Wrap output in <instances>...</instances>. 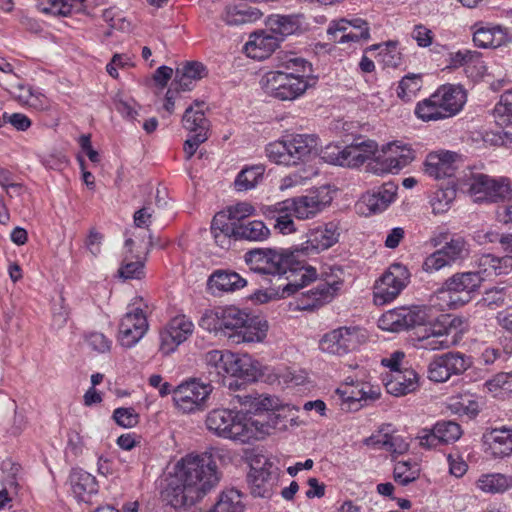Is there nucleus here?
<instances>
[{
    "label": "nucleus",
    "instance_id": "f257e3e1",
    "mask_svg": "<svg viewBox=\"0 0 512 512\" xmlns=\"http://www.w3.org/2000/svg\"><path fill=\"white\" fill-rule=\"evenodd\" d=\"M180 484L169 485L168 495L174 507L190 506L203 498L220 481L213 455L209 452L189 453L176 465Z\"/></svg>",
    "mask_w": 512,
    "mask_h": 512
},
{
    "label": "nucleus",
    "instance_id": "f03ea898",
    "mask_svg": "<svg viewBox=\"0 0 512 512\" xmlns=\"http://www.w3.org/2000/svg\"><path fill=\"white\" fill-rule=\"evenodd\" d=\"M276 70L262 79V88L279 101H294L302 97L315 84L311 76L312 65L294 52H279L275 57Z\"/></svg>",
    "mask_w": 512,
    "mask_h": 512
},
{
    "label": "nucleus",
    "instance_id": "7ed1b4c3",
    "mask_svg": "<svg viewBox=\"0 0 512 512\" xmlns=\"http://www.w3.org/2000/svg\"><path fill=\"white\" fill-rule=\"evenodd\" d=\"M244 259L249 269L263 275H286V279L295 276L282 288V297H288L298 293L317 276L316 269L311 266H301L297 269L290 268L292 255L269 248H255L245 253Z\"/></svg>",
    "mask_w": 512,
    "mask_h": 512
},
{
    "label": "nucleus",
    "instance_id": "20e7f679",
    "mask_svg": "<svg viewBox=\"0 0 512 512\" xmlns=\"http://www.w3.org/2000/svg\"><path fill=\"white\" fill-rule=\"evenodd\" d=\"M205 424L216 436L242 444L263 439L271 430V426L264 420L225 408L211 410L206 416Z\"/></svg>",
    "mask_w": 512,
    "mask_h": 512
},
{
    "label": "nucleus",
    "instance_id": "39448f33",
    "mask_svg": "<svg viewBox=\"0 0 512 512\" xmlns=\"http://www.w3.org/2000/svg\"><path fill=\"white\" fill-rule=\"evenodd\" d=\"M316 145L314 136L296 134L269 143L265 151L269 160L278 165L297 166L309 161Z\"/></svg>",
    "mask_w": 512,
    "mask_h": 512
},
{
    "label": "nucleus",
    "instance_id": "423d86ee",
    "mask_svg": "<svg viewBox=\"0 0 512 512\" xmlns=\"http://www.w3.org/2000/svg\"><path fill=\"white\" fill-rule=\"evenodd\" d=\"M410 273L406 266L394 263L375 282L373 300L376 305H385L395 300L408 285Z\"/></svg>",
    "mask_w": 512,
    "mask_h": 512
},
{
    "label": "nucleus",
    "instance_id": "0eeeda50",
    "mask_svg": "<svg viewBox=\"0 0 512 512\" xmlns=\"http://www.w3.org/2000/svg\"><path fill=\"white\" fill-rule=\"evenodd\" d=\"M367 339L366 330L359 326L339 327L323 336L320 348L330 354L345 355L357 350Z\"/></svg>",
    "mask_w": 512,
    "mask_h": 512
},
{
    "label": "nucleus",
    "instance_id": "6e6552de",
    "mask_svg": "<svg viewBox=\"0 0 512 512\" xmlns=\"http://www.w3.org/2000/svg\"><path fill=\"white\" fill-rule=\"evenodd\" d=\"M469 193L475 202L504 201L512 197V185L508 178L478 173L472 176Z\"/></svg>",
    "mask_w": 512,
    "mask_h": 512
},
{
    "label": "nucleus",
    "instance_id": "1a4fd4ad",
    "mask_svg": "<svg viewBox=\"0 0 512 512\" xmlns=\"http://www.w3.org/2000/svg\"><path fill=\"white\" fill-rule=\"evenodd\" d=\"M483 281L480 272L455 273L444 282L442 293L449 295L450 308H459L471 301V294L480 288Z\"/></svg>",
    "mask_w": 512,
    "mask_h": 512
},
{
    "label": "nucleus",
    "instance_id": "9d476101",
    "mask_svg": "<svg viewBox=\"0 0 512 512\" xmlns=\"http://www.w3.org/2000/svg\"><path fill=\"white\" fill-rule=\"evenodd\" d=\"M471 365L470 357L461 352H447L435 356L427 368V377L435 383L448 381L453 375L464 373Z\"/></svg>",
    "mask_w": 512,
    "mask_h": 512
},
{
    "label": "nucleus",
    "instance_id": "9b49d317",
    "mask_svg": "<svg viewBox=\"0 0 512 512\" xmlns=\"http://www.w3.org/2000/svg\"><path fill=\"white\" fill-rule=\"evenodd\" d=\"M429 317L422 307H400L382 314L378 320V326L382 330L400 332L416 326L426 325Z\"/></svg>",
    "mask_w": 512,
    "mask_h": 512
},
{
    "label": "nucleus",
    "instance_id": "f8f14e48",
    "mask_svg": "<svg viewBox=\"0 0 512 512\" xmlns=\"http://www.w3.org/2000/svg\"><path fill=\"white\" fill-rule=\"evenodd\" d=\"M212 392L210 384L195 380L182 383L173 391V401L176 407L184 413L203 409L205 402Z\"/></svg>",
    "mask_w": 512,
    "mask_h": 512
},
{
    "label": "nucleus",
    "instance_id": "ddd939ff",
    "mask_svg": "<svg viewBox=\"0 0 512 512\" xmlns=\"http://www.w3.org/2000/svg\"><path fill=\"white\" fill-rule=\"evenodd\" d=\"M381 153L375 159V171L380 173H396L415 158L414 151L398 141L384 145Z\"/></svg>",
    "mask_w": 512,
    "mask_h": 512
},
{
    "label": "nucleus",
    "instance_id": "4468645a",
    "mask_svg": "<svg viewBox=\"0 0 512 512\" xmlns=\"http://www.w3.org/2000/svg\"><path fill=\"white\" fill-rule=\"evenodd\" d=\"M340 236L338 224L329 222L311 229L307 233V239L296 251L306 255H316L329 249L338 242Z\"/></svg>",
    "mask_w": 512,
    "mask_h": 512
},
{
    "label": "nucleus",
    "instance_id": "2eb2a0df",
    "mask_svg": "<svg viewBox=\"0 0 512 512\" xmlns=\"http://www.w3.org/2000/svg\"><path fill=\"white\" fill-rule=\"evenodd\" d=\"M148 322L142 309L131 308L119 324L118 340L124 347L134 346L146 333Z\"/></svg>",
    "mask_w": 512,
    "mask_h": 512
},
{
    "label": "nucleus",
    "instance_id": "dca6fc26",
    "mask_svg": "<svg viewBox=\"0 0 512 512\" xmlns=\"http://www.w3.org/2000/svg\"><path fill=\"white\" fill-rule=\"evenodd\" d=\"M322 191H313L308 195L287 199L284 201V208L293 210L297 219L306 220L315 217L331 201L328 193L322 195Z\"/></svg>",
    "mask_w": 512,
    "mask_h": 512
},
{
    "label": "nucleus",
    "instance_id": "f3484780",
    "mask_svg": "<svg viewBox=\"0 0 512 512\" xmlns=\"http://www.w3.org/2000/svg\"><path fill=\"white\" fill-rule=\"evenodd\" d=\"M328 35L333 41L344 44L347 42H360L370 38L369 25L367 21L361 18L352 20L341 19L333 22L328 30Z\"/></svg>",
    "mask_w": 512,
    "mask_h": 512
},
{
    "label": "nucleus",
    "instance_id": "a211bd4d",
    "mask_svg": "<svg viewBox=\"0 0 512 512\" xmlns=\"http://www.w3.org/2000/svg\"><path fill=\"white\" fill-rule=\"evenodd\" d=\"M193 331L194 324L187 316H175L160 334L161 349L165 353L173 352L177 346L192 335Z\"/></svg>",
    "mask_w": 512,
    "mask_h": 512
},
{
    "label": "nucleus",
    "instance_id": "6ab92c4d",
    "mask_svg": "<svg viewBox=\"0 0 512 512\" xmlns=\"http://www.w3.org/2000/svg\"><path fill=\"white\" fill-rule=\"evenodd\" d=\"M473 42L479 48H498L512 41V33L506 27L477 22L472 26Z\"/></svg>",
    "mask_w": 512,
    "mask_h": 512
},
{
    "label": "nucleus",
    "instance_id": "aec40b11",
    "mask_svg": "<svg viewBox=\"0 0 512 512\" xmlns=\"http://www.w3.org/2000/svg\"><path fill=\"white\" fill-rule=\"evenodd\" d=\"M279 44L278 36L269 29L261 30L250 35L249 41L244 46V51L252 59L264 60L276 50Z\"/></svg>",
    "mask_w": 512,
    "mask_h": 512
},
{
    "label": "nucleus",
    "instance_id": "412c9836",
    "mask_svg": "<svg viewBox=\"0 0 512 512\" xmlns=\"http://www.w3.org/2000/svg\"><path fill=\"white\" fill-rule=\"evenodd\" d=\"M398 187L393 182L384 183L376 190L365 193L359 203L362 210L366 207L368 213H379L395 201Z\"/></svg>",
    "mask_w": 512,
    "mask_h": 512
},
{
    "label": "nucleus",
    "instance_id": "4be33fe9",
    "mask_svg": "<svg viewBox=\"0 0 512 512\" xmlns=\"http://www.w3.org/2000/svg\"><path fill=\"white\" fill-rule=\"evenodd\" d=\"M486 451L494 458H504L512 454V428H493L483 434Z\"/></svg>",
    "mask_w": 512,
    "mask_h": 512
},
{
    "label": "nucleus",
    "instance_id": "5701e85b",
    "mask_svg": "<svg viewBox=\"0 0 512 512\" xmlns=\"http://www.w3.org/2000/svg\"><path fill=\"white\" fill-rule=\"evenodd\" d=\"M232 352L222 350L208 351L204 356L206 373L210 382L226 385V376L230 375Z\"/></svg>",
    "mask_w": 512,
    "mask_h": 512
},
{
    "label": "nucleus",
    "instance_id": "b1692460",
    "mask_svg": "<svg viewBox=\"0 0 512 512\" xmlns=\"http://www.w3.org/2000/svg\"><path fill=\"white\" fill-rule=\"evenodd\" d=\"M386 391L396 397L414 392L419 387V376L411 368L389 373L384 378Z\"/></svg>",
    "mask_w": 512,
    "mask_h": 512
},
{
    "label": "nucleus",
    "instance_id": "393cba45",
    "mask_svg": "<svg viewBox=\"0 0 512 512\" xmlns=\"http://www.w3.org/2000/svg\"><path fill=\"white\" fill-rule=\"evenodd\" d=\"M456 157L457 154L450 151L430 153L425 161V173L434 179L453 176Z\"/></svg>",
    "mask_w": 512,
    "mask_h": 512
},
{
    "label": "nucleus",
    "instance_id": "a878e982",
    "mask_svg": "<svg viewBox=\"0 0 512 512\" xmlns=\"http://www.w3.org/2000/svg\"><path fill=\"white\" fill-rule=\"evenodd\" d=\"M433 95L436 101L441 104V109L444 111L443 115L446 118L456 115L466 102L464 90L455 85H443Z\"/></svg>",
    "mask_w": 512,
    "mask_h": 512
},
{
    "label": "nucleus",
    "instance_id": "bb28decb",
    "mask_svg": "<svg viewBox=\"0 0 512 512\" xmlns=\"http://www.w3.org/2000/svg\"><path fill=\"white\" fill-rule=\"evenodd\" d=\"M365 444L374 449H382L392 454L402 455L409 449V444L400 435L389 433L382 428L378 433L365 439Z\"/></svg>",
    "mask_w": 512,
    "mask_h": 512
},
{
    "label": "nucleus",
    "instance_id": "cd10ccee",
    "mask_svg": "<svg viewBox=\"0 0 512 512\" xmlns=\"http://www.w3.org/2000/svg\"><path fill=\"white\" fill-rule=\"evenodd\" d=\"M419 348L429 350V351H437L448 349L452 346H455L458 343V338L455 336H450L449 332H447L443 325L433 324L427 330V333L418 338Z\"/></svg>",
    "mask_w": 512,
    "mask_h": 512
},
{
    "label": "nucleus",
    "instance_id": "c85d7f7f",
    "mask_svg": "<svg viewBox=\"0 0 512 512\" xmlns=\"http://www.w3.org/2000/svg\"><path fill=\"white\" fill-rule=\"evenodd\" d=\"M215 329L222 332L230 339V335L238 333L248 320V314L240 309L230 306L216 312Z\"/></svg>",
    "mask_w": 512,
    "mask_h": 512
},
{
    "label": "nucleus",
    "instance_id": "c756f323",
    "mask_svg": "<svg viewBox=\"0 0 512 512\" xmlns=\"http://www.w3.org/2000/svg\"><path fill=\"white\" fill-rule=\"evenodd\" d=\"M337 392L345 402L350 404L367 403V401H374L380 397V388L367 382L347 383Z\"/></svg>",
    "mask_w": 512,
    "mask_h": 512
},
{
    "label": "nucleus",
    "instance_id": "7c9ffc66",
    "mask_svg": "<svg viewBox=\"0 0 512 512\" xmlns=\"http://www.w3.org/2000/svg\"><path fill=\"white\" fill-rule=\"evenodd\" d=\"M262 17L257 8L236 4H227L221 12L220 19L228 26H241L254 23Z\"/></svg>",
    "mask_w": 512,
    "mask_h": 512
},
{
    "label": "nucleus",
    "instance_id": "2f4dec72",
    "mask_svg": "<svg viewBox=\"0 0 512 512\" xmlns=\"http://www.w3.org/2000/svg\"><path fill=\"white\" fill-rule=\"evenodd\" d=\"M246 284L244 278L230 270L214 271L207 282L208 288L213 292H234L244 288Z\"/></svg>",
    "mask_w": 512,
    "mask_h": 512
},
{
    "label": "nucleus",
    "instance_id": "473e14b6",
    "mask_svg": "<svg viewBox=\"0 0 512 512\" xmlns=\"http://www.w3.org/2000/svg\"><path fill=\"white\" fill-rule=\"evenodd\" d=\"M245 322L243 328L238 330V333L230 335V339L237 344L242 342H262L268 331L267 321L258 317L248 316V320Z\"/></svg>",
    "mask_w": 512,
    "mask_h": 512
},
{
    "label": "nucleus",
    "instance_id": "72a5a7b5",
    "mask_svg": "<svg viewBox=\"0 0 512 512\" xmlns=\"http://www.w3.org/2000/svg\"><path fill=\"white\" fill-rule=\"evenodd\" d=\"M203 102L195 101L193 105L186 108L182 123L183 127L193 134L209 135L210 122L206 118L202 106Z\"/></svg>",
    "mask_w": 512,
    "mask_h": 512
},
{
    "label": "nucleus",
    "instance_id": "f704fd0d",
    "mask_svg": "<svg viewBox=\"0 0 512 512\" xmlns=\"http://www.w3.org/2000/svg\"><path fill=\"white\" fill-rule=\"evenodd\" d=\"M263 214L270 219L275 220L274 228L281 234L287 235L296 232L293 217V210L284 208V201L276 203L272 206H267L263 210Z\"/></svg>",
    "mask_w": 512,
    "mask_h": 512
},
{
    "label": "nucleus",
    "instance_id": "c9c22d12",
    "mask_svg": "<svg viewBox=\"0 0 512 512\" xmlns=\"http://www.w3.org/2000/svg\"><path fill=\"white\" fill-rule=\"evenodd\" d=\"M299 15L273 14L267 19L268 29L282 42L287 36L300 29Z\"/></svg>",
    "mask_w": 512,
    "mask_h": 512
},
{
    "label": "nucleus",
    "instance_id": "e433bc0d",
    "mask_svg": "<svg viewBox=\"0 0 512 512\" xmlns=\"http://www.w3.org/2000/svg\"><path fill=\"white\" fill-rule=\"evenodd\" d=\"M211 233L215 243L224 249H228L231 245V239L236 240V226L228 222L226 213H217L211 223Z\"/></svg>",
    "mask_w": 512,
    "mask_h": 512
},
{
    "label": "nucleus",
    "instance_id": "4c0bfd02",
    "mask_svg": "<svg viewBox=\"0 0 512 512\" xmlns=\"http://www.w3.org/2000/svg\"><path fill=\"white\" fill-rule=\"evenodd\" d=\"M236 240H247L262 242L270 237V229L261 220H248L246 222H235Z\"/></svg>",
    "mask_w": 512,
    "mask_h": 512
},
{
    "label": "nucleus",
    "instance_id": "58836bf2",
    "mask_svg": "<svg viewBox=\"0 0 512 512\" xmlns=\"http://www.w3.org/2000/svg\"><path fill=\"white\" fill-rule=\"evenodd\" d=\"M71 488L74 495L82 501L97 492V482L93 475L83 470H74L70 475Z\"/></svg>",
    "mask_w": 512,
    "mask_h": 512
},
{
    "label": "nucleus",
    "instance_id": "ea45409f",
    "mask_svg": "<svg viewBox=\"0 0 512 512\" xmlns=\"http://www.w3.org/2000/svg\"><path fill=\"white\" fill-rule=\"evenodd\" d=\"M259 363L251 356L232 353L230 376L254 381L259 376Z\"/></svg>",
    "mask_w": 512,
    "mask_h": 512
},
{
    "label": "nucleus",
    "instance_id": "a19ab883",
    "mask_svg": "<svg viewBox=\"0 0 512 512\" xmlns=\"http://www.w3.org/2000/svg\"><path fill=\"white\" fill-rule=\"evenodd\" d=\"M331 301L329 290L323 291L317 284L312 289L298 293L295 299V309L313 310Z\"/></svg>",
    "mask_w": 512,
    "mask_h": 512
},
{
    "label": "nucleus",
    "instance_id": "79ce46f5",
    "mask_svg": "<svg viewBox=\"0 0 512 512\" xmlns=\"http://www.w3.org/2000/svg\"><path fill=\"white\" fill-rule=\"evenodd\" d=\"M206 75L207 69L201 62H186L177 68L175 81L180 89L186 91L191 90L193 81L200 80Z\"/></svg>",
    "mask_w": 512,
    "mask_h": 512
},
{
    "label": "nucleus",
    "instance_id": "37998d69",
    "mask_svg": "<svg viewBox=\"0 0 512 512\" xmlns=\"http://www.w3.org/2000/svg\"><path fill=\"white\" fill-rule=\"evenodd\" d=\"M476 486L484 493H504L512 488V476L502 473H489L481 475Z\"/></svg>",
    "mask_w": 512,
    "mask_h": 512
},
{
    "label": "nucleus",
    "instance_id": "c03bdc74",
    "mask_svg": "<svg viewBox=\"0 0 512 512\" xmlns=\"http://www.w3.org/2000/svg\"><path fill=\"white\" fill-rule=\"evenodd\" d=\"M478 270L480 275L485 277L498 276L508 273L511 266L509 259L506 257H497L492 254L481 255L477 260Z\"/></svg>",
    "mask_w": 512,
    "mask_h": 512
},
{
    "label": "nucleus",
    "instance_id": "a18cd8bd",
    "mask_svg": "<svg viewBox=\"0 0 512 512\" xmlns=\"http://www.w3.org/2000/svg\"><path fill=\"white\" fill-rule=\"evenodd\" d=\"M265 167L263 165H253L242 169L235 181L234 186L237 191H247L255 188L263 179Z\"/></svg>",
    "mask_w": 512,
    "mask_h": 512
},
{
    "label": "nucleus",
    "instance_id": "49530a36",
    "mask_svg": "<svg viewBox=\"0 0 512 512\" xmlns=\"http://www.w3.org/2000/svg\"><path fill=\"white\" fill-rule=\"evenodd\" d=\"M439 250L451 265L465 259L469 254L468 243L462 236H452Z\"/></svg>",
    "mask_w": 512,
    "mask_h": 512
},
{
    "label": "nucleus",
    "instance_id": "de8ad7c7",
    "mask_svg": "<svg viewBox=\"0 0 512 512\" xmlns=\"http://www.w3.org/2000/svg\"><path fill=\"white\" fill-rule=\"evenodd\" d=\"M457 191L454 187L440 188L436 190L430 200L432 212L437 214L446 213L456 198Z\"/></svg>",
    "mask_w": 512,
    "mask_h": 512
},
{
    "label": "nucleus",
    "instance_id": "09e8293b",
    "mask_svg": "<svg viewBox=\"0 0 512 512\" xmlns=\"http://www.w3.org/2000/svg\"><path fill=\"white\" fill-rule=\"evenodd\" d=\"M444 111L441 109V104L436 101L435 96L432 94L429 98L419 102L415 108V114L423 121H432L444 119Z\"/></svg>",
    "mask_w": 512,
    "mask_h": 512
},
{
    "label": "nucleus",
    "instance_id": "8fccbe9b",
    "mask_svg": "<svg viewBox=\"0 0 512 512\" xmlns=\"http://www.w3.org/2000/svg\"><path fill=\"white\" fill-rule=\"evenodd\" d=\"M421 76L417 74L406 75L399 82L397 96L404 102H410L421 89Z\"/></svg>",
    "mask_w": 512,
    "mask_h": 512
},
{
    "label": "nucleus",
    "instance_id": "3c124183",
    "mask_svg": "<svg viewBox=\"0 0 512 512\" xmlns=\"http://www.w3.org/2000/svg\"><path fill=\"white\" fill-rule=\"evenodd\" d=\"M329 271L322 273L323 279L318 283L323 291L329 290L331 300L340 290L343 284V270L340 267H329Z\"/></svg>",
    "mask_w": 512,
    "mask_h": 512
},
{
    "label": "nucleus",
    "instance_id": "603ef678",
    "mask_svg": "<svg viewBox=\"0 0 512 512\" xmlns=\"http://www.w3.org/2000/svg\"><path fill=\"white\" fill-rule=\"evenodd\" d=\"M434 428L442 444L453 443L462 435L461 426L454 421H438Z\"/></svg>",
    "mask_w": 512,
    "mask_h": 512
},
{
    "label": "nucleus",
    "instance_id": "864d4df0",
    "mask_svg": "<svg viewBox=\"0 0 512 512\" xmlns=\"http://www.w3.org/2000/svg\"><path fill=\"white\" fill-rule=\"evenodd\" d=\"M271 480V473L265 468H252L248 474V482L251 485L252 494L263 497L268 492L266 484Z\"/></svg>",
    "mask_w": 512,
    "mask_h": 512
},
{
    "label": "nucleus",
    "instance_id": "5fc2aeb1",
    "mask_svg": "<svg viewBox=\"0 0 512 512\" xmlns=\"http://www.w3.org/2000/svg\"><path fill=\"white\" fill-rule=\"evenodd\" d=\"M256 212L255 207L248 202H238L234 205L228 206L226 210V217L228 222L235 224V222H246L249 217L253 216Z\"/></svg>",
    "mask_w": 512,
    "mask_h": 512
},
{
    "label": "nucleus",
    "instance_id": "6e6d98bb",
    "mask_svg": "<svg viewBox=\"0 0 512 512\" xmlns=\"http://www.w3.org/2000/svg\"><path fill=\"white\" fill-rule=\"evenodd\" d=\"M495 117L500 124L512 125V90L506 91L500 99V102L494 109Z\"/></svg>",
    "mask_w": 512,
    "mask_h": 512
},
{
    "label": "nucleus",
    "instance_id": "4d7b16f0",
    "mask_svg": "<svg viewBox=\"0 0 512 512\" xmlns=\"http://www.w3.org/2000/svg\"><path fill=\"white\" fill-rule=\"evenodd\" d=\"M361 149L358 143L344 147V154L341 156L343 166L358 167L362 165L367 160V154Z\"/></svg>",
    "mask_w": 512,
    "mask_h": 512
},
{
    "label": "nucleus",
    "instance_id": "13d9d810",
    "mask_svg": "<svg viewBox=\"0 0 512 512\" xmlns=\"http://www.w3.org/2000/svg\"><path fill=\"white\" fill-rule=\"evenodd\" d=\"M113 419L121 427L132 428L139 423V414L131 407H120L114 410Z\"/></svg>",
    "mask_w": 512,
    "mask_h": 512
},
{
    "label": "nucleus",
    "instance_id": "bf43d9fd",
    "mask_svg": "<svg viewBox=\"0 0 512 512\" xmlns=\"http://www.w3.org/2000/svg\"><path fill=\"white\" fill-rule=\"evenodd\" d=\"M394 480L406 486L418 478V471L413 470L409 462H398L393 471Z\"/></svg>",
    "mask_w": 512,
    "mask_h": 512
},
{
    "label": "nucleus",
    "instance_id": "052dcab7",
    "mask_svg": "<svg viewBox=\"0 0 512 512\" xmlns=\"http://www.w3.org/2000/svg\"><path fill=\"white\" fill-rule=\"evenodd\" d=\"M447 266H451L450 262L438 249L425 258L422 269L427 273H434Z\"/></svg>",
    "mask_w": 512,
    "mask_h": 512
},
{
    "label": "nucleus",
    "instance_id": "680f3d73",
    "mask_svg": "<svg viewBox=\"0 0 512 512\" xmlns=\"http://www.w3.org/2000/svg\"><path fill=\"white\" fill-rule=\"evenodd\" d=\"M512 378L511 374L508 373H499L495 375L492 379L487 380L485 382V387L487 390L494 395H497L499 391H511L512 384L510 379Z\"/></svg>",
    "mask_w": 512,
    "mask_h": 512
},
{
    "label": "nucleus",
    "instance_id": "e2e57ef3",
    "mask_svg": "<svg viewBox=\"0 0 512 512\" xmlns=\"http://www.w3.org/2000/svg\"><path fill=\"white\" fill-rule=\"evenodd\" d=\"M504 296L499 290L486 291L485 295L477 302V306L483 309H495L502 306Z\"/></svg>",
    "mask_w": 512,
    "mask_h": 512
},
{
    "label": "nucleus",
    "instance_id": "0e129e2a",
    "mask_svg": "<svg viewBox=\"0 0 512 512\" xmlns=\"http://www.w3.org/2000/svg\"><path fill=\"white\" fill-rule=\"evenodd\" d=\"M208 138L209 135L206 134H193L188 139H186L183 145L185 158L187 160L191 159L193 155L196 153L199 146L206 142Z\"/></svg>",
    "mask_w": 512,
    "mask_h": 512
},
{
    "label": "nucleus",
    "instance_id": "69168bd1",
    "mask_svg": "<svg viewBox=\"0 0 512 512\" xmlns=\"http://www.w3.org/2000/svg\"><path fill=\"white\" fill-rule=\"evenodd\" d=\"M344 154V148L329 144L322 150V159L330 164L343 166L342 155Z\"/></svg>",
    "mask_w": 512,
    "mask_h": 512
},
{
    "label": "nucleus",
    "instance_id": "338daca9",
    "mask_svg": "<svg viewBox=\"0 0 512 512\" xmlns=\"http://www.w3.org/2000/svg\"><path fill=\"white\" fill-rule=\"evenodd\" d=\"M88 345L99 353L108 352L111 348V341L102 333L93 332L87 337Z\"/></svg>",
    "mask_w": 512,
    "mask_h": 512
},
{
    "label": "nucleus",
    "instance_id": "774afa93",
    "mask_svg": "<svg viewBox=\"0 0 512 512\" xmlns=\"http://www.w3.org/2000/svg\"><path fill=\"white\" fill-rule=\"evenodd\" d=\"M281 406L277 397L273 396H256L254 404V412L277 410Z\"/></svg>",
    "mask_w": 512,
    "mask_h": 512
}]
</instances>
